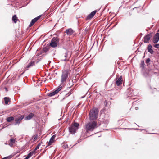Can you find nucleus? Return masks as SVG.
I'll list each match as a JSON object with an SVG mask.
<instances>
[{
  "mask_svg": "<svg viewBox=\"0 0 159 159\" xmlns=\"http://www.w3.org/2000/svg\"><path fill=\"white\" fill-rule=\"evenodd\" d=\"M85 127L87 132L92 131L97 127V122L94 121H90L85 125Z\"/></svg>",
  "mask_w": 159,
  "mask_h": 159,
  "instance_id": "nucleus-1",
  "label": "nucleus"
},
{
  "mask_svg": "<svg viewBox=\"0 0 159 159\" xmlns=\"http://www.w3.org/2000/svg\"><path fill=\"white\" fill-rule=\"evenodd\" d=\"M70 73V71L69 69H66L63 71L61 78V82L62 84L65 83Z\"/></svg>",
  "mask_w": 159,
  "mask_h": 159,
  "instance_id": "nucleus-2",
  "label": "nucleus"
},
{
  "mask_svg": "<svg viewBox=\"0 0 159 159\" xmlns=\"http://www.w3.org/2000/svg\"><path fill=\"white\" fill-rule=\"evenodd\" d=\"M98 110L97 108H93L90 111L89 118L90 120H96L98 118Z\"/></svg>",
  "mask_w": 159,
  "mask_h": 159,
  "instance_id": "nucleus-3",
  "label": "nucleus"
},
{
  "mask_svg": "<svg viewBox=\"0 0 159 159\" xmlns=\"http://www.w3.org/2000/svg\"><path fill=\"white\" fill-rule=\"evenodd\" d=\"M79 126V123L74 122L73 125H70L69 127V131L71 134H74L76 132Z\"/></svg>",
  "mask_w": 159,
  "mask_h": 159,
  "instance_id": "nucleus-4",
  "label": "nucleus"
},
{
  "mask_svg": "<svg viewBox=\"0 0 159 159\" xmlns=\"http://www.w3.org/2000/svg\"><path fill=\"white\" fill-rule=\"evenodd\" d=\"M59 39L57 37H53L51 40L50 45L53 48H55L57 46L59 43Z\"/></svg>",
  "mask_w": 159,
  "mask_h": 159,
  "instance_id": "nucleus-5",
  "label": "nucleus"
},
{
  "mask_svg": "<svg viewBox=\"0 0 159 159\" xmlns=\"http://www.w3.org/2000/svg\"><path fill=\"white\" fill-rule=\"evenodd\" d=\"M62 89V86L59 87L57 89L53 92L48 94V95L49 97H51L54 96L59 91H60Z\"/></svg>",
  "mask_w": 159,
  "mask_h": 159,
  "instance_id": "nucleus-6",
  "label": "nucleus"
},
{
  "mask_svg": "<svg viewBox=\"0 0 159 159\" xmlns=\"http://www.w3.org/2000/svg\"><path fill=\"white\" fill-rule=\"evenodd\" d=\"M97 12V11L96 10H94L91 12L90 14L88 15L86 18V20H90L94 16V15Z\"/></svg>",
  "mask_w": 159,
  "mask_h": 159,
  "instance_id": "nucleus-7",
  "label": "nucleus"
},
{
  "mask_svg": "<svg viewBox=\"0 0 159 159\" xmlns=\"http://www.w3.org/2000/svg\"><path fill=\"white\" fill-rule=\"evenodd\" d=\"M35 65V62L34 61H32L30 62L25 68L24 69V71L21 74V75L23 74L25 71L27 70L28 69Z\"/></svg>",
  "mask_w": 159,
  "mask_h": 159,
  "instance_id": "nucleus-8",
  "label": "nucleus"
},
{
  "mask_svg": "<svg viewBox=\"0 0 159 159\" xmlns=\"http://www.w3.org/2000/svg\"><path fill=\"white\" fill-rule=\"evenodd\" d=\"M151 35V34H148L145 36L143 38V42L144 43H148Z\"/></svg>",
  "mask_w": 159,
  "mask_h": 159,
  "instance_id": "nucleus-9",
  "label": "nucleus"
},
{
  "mask_svg": "<svg viewBox=\"0 0 159 159\" xmlns=\"http://www.w3.org/2000/svg\"><path fill=\"white\" fill-rule=\"evenodd\" d=\"M24 116L23 115H21L20 116L15 119V125H17V124H19L21 120L23 119Z\"/></svg>",
  "mask_w": 159,
  "mask_h": 159,
  "instance_id": "nucleus-10",
  "label": "nucleus"
},
{
  "mask_svg": "<svg viewBox=\"0 0 159 159\" xmlns=\"http://www.w3.org/2000/svg\"><path fill=\"white\" fill-rule=\"evenodd\" d=\"M159 40V33H157L154 36L153 42L154 43H157Z\"/></svg>",
  "mask_w": 159,
  "mask_h": 159,
  "instance_id": "nucleus-11",
  "label": "nucleus"
},
{
  "mask_svg": "<svg viewBox=\"0 0 159 159\" xmlns=\"http://www.w3.org/2000/svg\"><path fill=\"white\" fill-rule=\"evenodd\" d=\"M122 76H120L118 79L117 81H116V83L117 86H119L121 85L122 83Z\"/></svg>",
  "mask_w": 159,
  "mask_h": 159,
  "instance_id": "nucleus-12",
  "label": "nucleus"
},
{
  "mask_svg": "<svg viewBox=\"0 0 159 159\" xmlns=\"http://www.w3.org/2000/svg\"><path fill=\"white\" fill-rule=\"evenodd\" d=\"M56 137L55 135H53L50 138V140L47 145V146L51 145L54 141V140Z\"/></svg>",
  "mask_w": 159,
  "mask_h": 159,
  "instance_id": "nucleus-13",
  "label": "nucleus"
},
{
  "mask_svg": "<svg viewBox=\"0 0 159 159\" xmlns=\"http://www.w3.org/2000/svg\"><path fill=\"white\" fill-rule=\"evenodd\" d=\"M66 32L67 34L69 35H72L74 33L73 30L71 28L67 29Z\"/></svg>",
  "mask_w": 159,
  "mask_h": 159,
  "instance_id": "nucleus-14",
  "label": "nucleus"
},
{
  "mask_svg": "<svg viewBox=\"0 0 159 159\" xmlns=\"http://www.w3.org/2000/svg\"><path fill=\"white\" fill-rule=\"evenodd\" d=\"M34 116V114L33 113H30L25 117L24 119L26 120H30Z\"/></svg>",
  "mask_w": 159,
  "mask_h": 159,
  "instance_id": "nucleus-15",
  "label": "nucleus"
},
{
  "mask_svg": "<svg viewBox=\"0 0 159 159\" xmlns=\"http://www.w3.org/2000/svg\"><path fill=\"white\" fill-rule=\"evenodd\" d=\"M148 51L151 54H152L154 52L153 50L152 49V46L149 44L148 45L147 48Z\"/></svg>",
  "mask_w": 159,
  "mask_h": 159,
  "instance_id": "nucleus-16",
  "label": "nucleus"
},
{
  "mask_svg": "<svg viewBox=\"0 0 159 159\" xmlns=\"http://www.w3.org/2000/svg\"><path fill=\"white\" fill-rule=\"evenodd\" d=\"M15 142V140L14 139H11L10 140V142L9 144V146L12 147L13 144Z\"/></svg>",
  "mask_w": 159,
  "mask_h": 159,
  "instance_id": "nucleus-17",
  "label": "nucleus"
},
{
  "mask_svg": "<svg viewBox=\"0 0 159 159\" xmlns=\"http://www.w3.org/2000/svg\"><path fill=\"white\" fill-rule=\"evenodd\" d=\"M37 21V19H36V18H34L33 19H32L30 22V23L29 25V27H30L32 26L34 23Z\"/></svg>",
  "mask_w": 159,
  "mask_h": 159,
  "instance_id": "nucleus-18",
  "label": "nucleus"
},
{
  "mask_svg": "<svg viewBox=\"0 0 159 159\" xmlns=\"http://www.w3.org/2000/svg\"><path fill=\"white\" fill-rule=\"evenodd\" d=\"M4 100L5 102V103L6 105H7L8 102L10 101V98L9 97H5L4 98Z\"/></svg>",
  "mask_w": 159,
  "mask_h": 159,
  "instance_id": "nucleus-19",
  "label": "nucleus"
},
{
  "mask_svg": "<svg viewBox=\"0 0 159 159\" xmlns=\"http://www.w3.org/2000/svg\"><path fill=\"white\" fill-rule=\"evenodd\" d=\"M34 152H30L24 159H28L33 154Z\"/></svg>",
  "mask_w": 159,
  "mask_h": 159,
  "instance_id": "nucleus-20",
  "label": "nucleus"
},
{
  "mask_svg": "<svg viewBox=\"0 0 159 159\" xmlns=\"http://www.w3.org/2000/svg\"><path fill=\"white\" fill-rule=\"evenodd\" d=\"M12 20L15 23H16L17 21V17L16 15H14L12 17Z\"/></svg>",
  "mask_w": 159,
  "mask_h": 159,
  "instance_id": "nucleus-21",
  "label": "nucleus"
},
{
  "mask_svg": "<svg viewBox=\"0 0 159 159\" xmlns=\"http://www.w3.org/2000/svg\"><path fill=\"white\" fill-rule=\"evenodd\" d=\"M14 119V117H13L11 116L7 118V120L8 122H10L13 120Z\"/></svg>",
  "mask_w": 159,
  "mask_h": 159,
  "instance_id": "nucleus-22",
  "label": "nucleus"
},
{
  "mask_svg": "<svg viewBox=\"0 0 159 159\" xmlns=\"http://www.w3.org/2000/svg\"><path fill=\"white\" fill-rule=\"evenodd\" d=\"M68 56V53L67 52H66V53H65L64 54V57H65V59H63V60L64 61H65L66 60V59L67 57Z\"/></svg>",
  "mask_w": 159,
  "mask_h": 159,
  "instance_id": "nucleus-23",
  "label": "nucleus"
},
{
  "mask_svg": "<svg viewBox=\"0 0 159 159\" xmlns=\"http://www.w3.org/2000/svg\"><path fill=\"white\" fill-rule=\"evenodd\" d=\"M40 144H38L37 146L36 147H35V148L34 149L33 152H35V151L38 149L39 148V147H40Z\"/></svg>",
  "mask_w": 159,
  "mask_h": 159,
  "instance_id": "nucleus-24",
  "label": "nucleus"
},
{
  "mask_svg": "<svg viewBox=\"0 0 159 159\" xmlns=\"http://www.w3.org/2000/svg\"><path fill=\"white\" fill-rule=\"evenodd\" d=\"M48 50V49L47 48L45 47L43 48V52H46Z\"/></svg>",
  "mask_w": 159,
  "mask_h": 159,
  "instance_id": "nucleus-25",
  "label": "nucleus"
},
{
  "mask_svg": "<svg viewBox=\"0 0 159 159\" xmlns=\"http://www.w3.org/2000/svg\"><path fill=\"white\" fill-rule=\"evenodd\" d=\"M150 59L149 58H148L145 61V62L146 63H148L150 61Z\"/></svg>",
  "mask_w": 159,
  "mask_h": 159,
  "instance_id": "nucleus-26",
  "label": "nucleus"
},
{
  "mask_svg": "<svg viewBox=\"0 0 159 159\" xmlns=\"http://www.w3.org/2000/svg\"><path fill=\"white\" fill-rule=\"evenodd\" d=\"M154 46V47L157 48H159V44H157L155 45Z\"/></svg>",
  "mask_w": 159,
  "mask_h": 159,
  "instance_id": "nucleus-27",
  "label": "nucleus"
},
{
  "mask_svg": "<svg viewBox=\"0 0 159 159\" xmlns=\"http://www.w3.org/2000/svg\"><path fill=\"white\" fill-rule=\"evenodd\" d=\"M144 61H142L141 62V65L143 67L144 66Z\"/></svg>",
  "mask_w": 159,
  "mask_h": 159,
  "instance_id": "nucleus-28",
  "label": "nucleus"
},
{
  "mask_svg": "<svg viewBox=\"0 0 159 159\" xmlns=\"http://www.w3.org/2000/svg\"><path fill=\"white\" fill-rule=\"evenodd\" d=\"M40 16H38V17H37L35 18H36V19H37V21L40 17Z\"/></svg>",
  "mask_w": 159,
  "mask_h": 159,
  "instance_id": "nucleus-29",
  "label": "nucleus"
},
{
  "mask_svg": "<svg viewBox=\"0 0 159 159\" xmlns=\"http://www.w3.org/2000/svg\"><path fill=\"white\" fill-rule=\"evenodd\" d=\"M104 104L105 106H106L107 104V102L106 100H105L104 102Z\"/></svg>",
  "mask_w": 159,
  "mask_h": 159,
  "instance_id": "nucleus-30",
  "label": "nucleus"
},
{
  "mask_svg": "<svg viewBox=\"0 0 159 159\" xmlns=\"http://www.w3.org/2000/svg\"><path fill=\"white\" fill-rule=\"evenodd\" d=\"M37 138V137L35 136L34 139V140L35 141Z\"/></svg>",
  "mask_w": 159,
  "mask_h": 159,
  "instance_id": "nucleus-31",
  "label": "nucleus"
},
{
  "mask_svg": "<svg viewBox=\"0 0 159 159\" xmlns=\"http://www.w3.org/2000/svg\"><path fill=\"white\" fill-rule=\"evenodd\" d=\"M135 109L136 110H137L138 109V107H135Z\"/></svg>",
  "mask_w": 159,
  "mask_h": 159,
  "instance_id": "nucleus-32",
  "label": "nucleus"
},
{
  "mask_svg": "<svg viewBox=\"0 0 159 159\" xmlns=\"http://www.w3.org/2000/svg\"><path fill=\"white\" fill-rule=\"evenodd\" d=\"M127 129L126 128H125V129Z\"/></svg>",
  "mask_w": 159,
  "mask_h": 159,
  "instance_id": "nucleus-33",
  "label": "nucleus"
}]
</instances>
